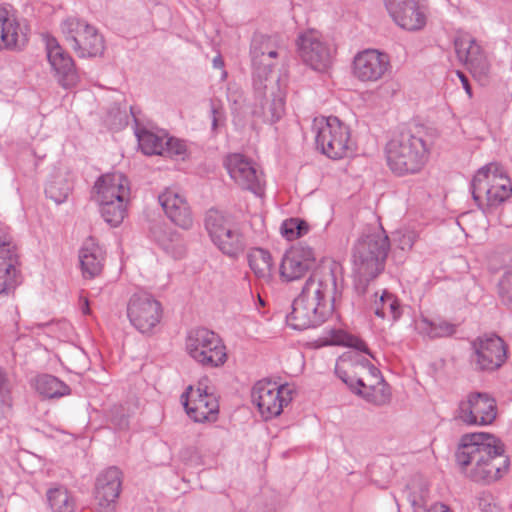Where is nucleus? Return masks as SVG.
Instances as JSON below:
<instances>
[{
  "instance_id": "20e7f679",
  "label": "nucleus",
  "mask_w": 512,
  "mask_h": 512,
  "mask_svg": "<svg viewBox=\"0 0 512 512\" xmlns=\"http://www.w3.org/2000/svg\"><path fill=\"white\" fill-rule=\"evenodd\" d=\"M430 155V146L424 138L410 130L402 131L391 138L385 146L389 169L398 176L419 173Z\"/></svg>"
},
{
  "instance_id": "f03ea898",
  "label": "nucleus",
  "mask_w": 512,
  "mask_h": 512,
  "mask_svg": "<svg viewBox=\"0 0 512 512\" xmlns=\"http://www.w3.org/2000/svg\"><path fill=\"white\" fill-rule=\"evenodd\" d=\"M461 473L476 483L491 484L509 470L503 443L488 433L465 434L455 454Z\"/></svg>"
},
{
  "instance_id": "6e6552de",
  "label": "nucleus",
  "mask_w": 512,
  "mask_h": 512,
  "mask_svg": "<svg viewBox=\"0 0 512 512\" xmlns=\"http://www.w3.org/2000/svg\"><path fill=\"white\" fill-rule=\"evenodd\" d=\"M316 145L331 159H341L350 150V133L337 117L316 118L314 120Z\"/></svg>"
},
{
  "instance_id": "7c9ffc66",
  "label": "nucleus",
  "mask_w": 512,
  "mask_h": 512,
  "mask_svg": "<svg viewBox=\"0 0 512 512\" xmlns=\"http://www.w3.org/2000/svg\"><path fill=\"white\" fill-rule=\"evenodd\" d=\"M47 501L52 512H75L76 499L63 485L51 487L46 492Z\"/></svg>"
},
{
  "instance_id": "423d86ee",
  "label": "nucleus",
  "mask_w": 512,
  "mask_h": 512,
  "mask_svg": "<svg viewBox=\"0 0 512 512\" xmlns=\"http://www.w3.org/2000/svg\"><path fill=\"white\" fill-rule=\"evenodd\" d=\"M472 196L479 207H497L512 195V183L504 167L491 162L480 168L471 183Z\"/></svg>"
},
{
  "instance_id": "b1692460",
  "label": "nucleus",
  "mask_w": 512,
  "mask_h": 512,
  "mask_svg": "<svg viewBox=\"0 0 512 512\" xmlns=\"http://www.w3.org/2000/svg\"><path fill=\"white\" fill-rule=\"evenodd\" d=\"M122 486V473L117 467L102 471L96 479L95 499L100 512L114 510Z\"/></svg>"
},
{
  "instance_id": "9d476101",
  "label": "nucleus",
  "mask_w": 512,
  "mask_h": 512,
  "mask_svg": "<svg viewBox=\"0 0 512 512\" xmlns=\"http://www.w3.org/2000/svg\"><path fill=\"white\" fill-rule=\"evenodd\" d=\"M66 42L79 57H95L104 51V39L87 22L68 18L61 25Z\"/></svg>"
},
{
  "instance_id": "58836bf2",
  "label": "nucleus",
  "mask_w": 512,
  "mask_h": 512,
  "mask_svg": "<svg viewBox=\"0 0 512 512\" xmlns=\"http://www.w3.org/2000/svg\"><path fill=\"white\" fill-rule=\"evenodd\" d=\"M15 260L19 264V256L17 246L13 241L8 227H0V261L10 262Z\"/></svg>"
},
{
  "instance_id": "49530a36",
  "label": "nucleus",
  "mask_w": 512,
  "mask_h": 512,
  "mask_svg": "<svg viewBox=\"0 0 512 512\" xmlns=\"http://www.w3.org/2000/svg\"><path fill=\"white\" fill-rule=\"evenodd\" d=\"M212 130L216 131L225 123V113L220 101L211 100Z\"/></svg>"
},
{
  "instance_id": "bb28decb",
  "label": "nucleus",
  "mask_w": 512,
  "mask_h": 512,
  "mask_svg": "<svg viewBox=\"0 0 512 512\" xmlns=\"http://www.w3.org/2000/svg\"><path fill=\"white\" fill-rule=\"evenodd\" d=\"M27 42L25 29L7 8L0 6V48L18 49Z\"/></svg>"
},
{
  "instance_id": "09e8293b",
  "label": "nucleus",
  "mask_w": 512,
  "mask_h": 512,
  "mask_svg": "<svg viewBox=\"0 0 512 512\" xmlns=\"http://www.w3.org/2000/svg\"><path fill=\"white\" fill-rule=\"evenodd\" d=\"M112 422L120 429L124 430L128 427V419L126 416L122 415L120 417L112 418Z\"/></svg>"
},
{
  "instance_id": "aec40b11",
  "label": "nucleus",
  "mask_w": 512,
  "mask_h": 512,
  "mask_svg": "<svg viewBox=\"0 0 512 512\" xmlns=\"http://www.w3.org/2000/svg\"><path fill=\"white\" fill-rule=\"evenodd\" d=\"M47 58L58 83L65 89L79 82V75L71 56L59 45L55 38L46 41Z\"/></svg>"
},
{
  "instance_id": "dca6fc26",
  "label": "nucleus",
  "mask_w": 512,
  "mask_h": 512,
  "mask_svg": "<svg viewBox=\"0 0 512 512\" xmlns=\"http://www.w3.org/2000/svg\"><path fill=\"white\" fill-rule=\"evenodd\" d=\"M496 414V402L487 393H470L458 408V418L468 425L491 424Z\"/></svg>"
},
{
  "instance_id": "37998d69",
  "label": "nucleus",
  "mask_w": 512,
  "mask_h": 512,
  "mask_svg": "<svg viewBox=\"0 0 512 512\" xmlns=\"http://www.w3.org/2000/svg\"><path fill=\"white\" fill-rule=\"evenodd\" d=\"M502 302L512 309V269L506 271L498 284Z\"/></svg>"
},
{
  "instance_id": "c85d7f7f",
  "label": "nucleus",
  "mask_w": 512,
  "mask_h": 512,
  "mask_svg": "<svg viewBox=\"0 0 512 512\" xmlns=\"http://www.w3.org/2000/svg\"><path fill=\"white\" fill-rule=\"evenodd\" d=\"M395 23L408 31H417L426 25L427 16L425 8L419 5L416 0L413 4H408L405 8L398 10V13L390 15Z\"/></svg>"
},
{
  "instance_id": "1a4fd4ad",
  "label": "nucleus",
  "mask_w": 512,
  "mask_h": 512,
  "mask_svg": "<svg viewBox=\"0 0 512 512\" xmlns=\"http://www.w3.org/2000/svg\"><path fill=\"white\" fill-rule=\"evenodd\" d=\"M205 227L213 243L226 255L236 256L245 248V238L233 220L222 212L210 209Z\"/></svg>"
},
{
  "instance_id": "2f4dec72",
  "label": "nucleus",
  "mask_w": 512,
  "mask_h": 512,
  "mask_svg": "<svg viewBox=\"0 0 512 512\" xmlns=\"http://www.w3.org/2000/svg\"><path fill=\"white\" fill-rule=\"evenodd\" d=\"M248 262L255 276L266 283L272 279L273 263L270 253L261 248H255L248 254Z\"/></svg>"
},
{
  "instance_id": "de8ad7c7",
  "label": "nucleus",
  "mask_w": 512,
  "mask_h": 512,
  "mask_svg": "<svg viewBox=\"0 0 512 512\" xmlns=\"http://www.w3.org/2000/svg\"><path fill=\"white\" fill-rule=\"evenodd\" d=\"M10 402L8 382L4 374L0 372V403L6 405Z\"/></svg>"
},
{
  "instance_id": "72a5a7b5",
  "label": "nucleus",
  "mask_w": 512,
  "mask_h": 512,
  "mask_svg": "<svg viewBox=\"0 0 512 512\" xmlns=\"http://www.w3.org/2000/svg\"><path fill=\"white\" fill-rule=\"evenodd\" d=\"M15 260L0 261V297L7 296L15 290L21 282V275Z\"/></svg>"
},
{
  "instance_id": "2eb2a0df",
  "label": "nucleus",
  "mask_w": 512,
  "mask_h": 512,
  "mask_svg": "<svg viewBox=\"0 0 512 512\" xmlns=\"http://www.w3.org/2000/svg\"><path fill=\"white\" fill-rule=\"evenodd\" d=\"M454 46L458 59L465 64L478 82L485 84L490 72V63L481 46L466 34L456 37Z\"/></svg>"
},
{
  "instance_id": "79ce46f5",
  "label": "nucleus",
  "mask_w": 512,
  "mask_h": 512,
  "mask_svg": "<svg viewBox=\"0 0 512 512\" xmlns=\"http://www.w3.org/2000/svg\"><path fill=\"white\" fill-rule=\"evenodd\" d=\"M309 231V225L306 221L299 218H290L283 222L281 232L283 236L291 241L297 239Z\"/></svg>"
},
{
  "instance_id": "9b49d317",
  "label": "nucleus",
  "mask_w": 512,
  "mask_h": 512,
  "mask_svg": "<svg viewBox=\"0 0 512 512\" xmlns=\"http://www.w3.org/2000/svg\"><path fill=\"white\" fill-rule=\"evenodd\" d=\"M470 363L476 371L493 372L507 360V345L496 334L478 336L471 342Z\"/></svg>"
},
{
  "instance_id": "a878e982",
  "label": "nucleus",
  "mask_w": 512,
  "mask_h": 512,
  "mask_svg": "<svg viewBox=\"0 0 512 512\" xmlns=\"http://www.w3.org/2000/svg\"><path fill=\"white\" fill-rule=\"evenodd\" d=\"M158 198L165 214L175 225L183 229L192 227V211L182 194L169 188L161 193Z\"/></svg>"
},
{
  "instance_id": "4468645a",
  "label": "nucleus",
  "mask_w": 512,
  "mask_h": 512,
  "mask_svg": "<svg viewBox=\"0 0 512 512\" xmlns=\"http://www.w3.org/2000/svg\"><path fill=\"white\" fill-rule=\"evenodd\" d=\"M298 53L307 66L317 72H326L333 59L332 47L320 32L311 29L300 34L297 40Z\"/></svg>"
},
{
  "instance_id": "412c9836",
  "label": "nucleus",
  "mask_w": 512,
  "mask_h": 512,
  "mask_svg": "<svg viewBox=\"0 0 512 512\" xmlns=\"http://www.w3.org/2000/svg\"><path fill=\"white\" fill-rule=\"evenodd\" d=\"M254 87L265 100L262 103L264 117L270 122L278 121L285 112V93L279 86V77L265 76L262 78V84L258 79H254Z\"/></svg>"
},
{
  "instance_id": "7ed1b4c3",
  "label": "nucleus",
  "mask_w": 512,
  "mask_h": 512,
  "mask_svg": "<svg viewBox=\"0 0 512 512\" xmlns=\"http://www.w3.org/2000/svg\"><path fill=\"white\" fill-rule=\"evenodd\" d=\"M389 250V237L382 227L357 240L353 249V267L357 276L355 289L358 293L363 294L367 283L384 270Z\"/></svg>"
},
{
  "instance_id": "f704fd0d",
  "label": "nucleus",
  "mask_w": 512,
  "mask_h": 512,
  "mask_svg": "<svg viewBox=\"0 0 512 512\" xmlns=\"http://www.w3.org/2000/svg\"><path fill=\"white\" fill-rule=\"evenodd\" d=\"M373 310L375 315L382 319L390 316L395 321L401 316L398 299L387 291H384L380 298L374 302Z\"/></svg>"
},
{
  "instance_id": "864d4df0",
  "label": "nucleus",
  "mask_w": 512,
  "mask_h": 512,
  "mask_svg": "<svg viewBox=\"0 0 512 512\" xmlns=\"http://www.w3.org/2000/svg\"><path fill=\"white\" fill-rule=\"evenodd\" d=\"M10 406V402L6 405H2V403H0V420L5 416V411L8 410Z\"/></svg>"
},
{
  "instance_id": "603ef678",
  "label": "nucleus",
  "mask_w": 512,
  "mask_h": 512,
  "mask_svg": "<svg viewBox=\"0 0 512 512\" xmlns=\"http://www.w3.org/2000/svg\"><path fill=\"white\" fill-rule=\"evenodd\" d=\"M213 66L218 69H222L224 67V61L221 56H216L213 59Z\"/></svg>"
},
{
  "instance_id": "0eeeda50",
  "label": "nucleus",
  "mask_w": 512,
  "mask_h": 512,
  "mask_svg": "<svg viewBox=\"0 0 512 512\" xmlns=\"http://www.w3.org/2000/svg\"><path fill=\"white\" fill-rule=\"evenodd\" d=\"M185 346L189 356L202 366L219 367L227 361L226 347L222 339L207 328L189 331Z\"/></svg>"
},
{
  "instance_id": "473e14b6",
  "label": "nucleus",
  "mask_w": 512,
  "mask_h": 512,
  "mask_svg": "<svg viewBox=\"0 0 512 512\" xmlns=\"http://www.w3.org/2000/svg\"><path fill=\"white\" fill-rule=\"evenodd\" d=\"M37 392L46 398H59L70 393L69 387L58 378L44 374L35 380Z\"/></svg>"
},
{
  "instance_id": "f257e3e1",
  "label": "nucleus",
  "mask_w": 512,
  "mask_h": 512,
  "mask_svg": "<svg viewBox=\"0 0 512 512\" xmlns=\"http://www.w3.org/2000/svg\"><path fill=\"white\" fill-rule=\"evenodd\" d=\"M342 267L332 260L322 261L306 280L300 295L292 303L287 324L304 330L322 324L331 315L342 292Z\"/></svg>"
},
{
  "instance_id": "a211bd4d",
  "label": "nucleus",
  "mask_w": 512,
  "mask_h": 512,
  "mask_svg": "<svg viewBox=\"0 0 512 512\" xmlns=\"http://www.w3.org/2000/svg\"><path fill=\"white\" fill-rule=\"evenodd\" d=\"M316 264L314 250L303 243L291 247L283 256L280 276L287 282L301 279Z\"/></svg>"
},
{
  "instance_id": "393cba45",
  "label": "nucleus",
  "mask_w": 512,
  "mask_h": 512,
  "mask_svg": "<svg viewBox=\"0 0 512 512\" xmlns=\"http://www.w3.org/2000/svg\"><path fill=\"white\" fill-rule=\"evenodd\" d=\"M94 191V198L97 202L129 201V182L120 172L102 175L96 181Z\"/></svg>"
},
{
  "instance_id": "ddd939ff",
  "label": "nucleus",
  "mask_w": 512,
  "mask_h": 512,
  "mask_svg": "<svg viewBox=\"0 0 512 512\" xmlns=\"http://www.w3.org/2000/svg\"><path fill=\"white\" fill-rule=\"evenodd\" d=\"M251 397L261 415L267 420L281 414L284 406L292 400V389L289 385L261 380L254 385Z\"/></svg>"
},
{
  "instance_id": "5701e85b",
  "label": "nucleus",
  "mask_w": 512,
  "mask_h": 512,
  "mask_svg": "<svg viewBox=\"0 0 512 512\" xmlns=\"http://www.w3.org/2000/svg\"><path fill=\"white\" fill-rule=\"evenodd\" d=\"M187 414L195 422H204L215 418L218 413V401L213 394L198 387L196 390L189 386L181 396Z\"/></svg>"
},
{
  "instance_id": "8fccbe9b",
  "label": "nucleus",
  "mask_w": 512,
  "mask_h": 512,
  "mask_svg": "<svg viewBox=\"0 0 512 512\" xmlns=\"http://www.w3.org/2000/svg\"><path fill=\"white\" fill-rule=\"evenodd\" d=\"M415 241V235L413 233H407L403 235L402 239V249H405V247L411 248Z\"/></svg>"
},
{
  "instance_id": "e433bc0d",
  "label": "nucleus",
  "mask_w": 512,
  "mask_h": 512,
  "mask_svg": "<svg viewBox=\"0 0 512 512\" xmlns=\"http://www.w3.org/2000/svg\"><path fill=\"white\" fill-rule=\"evenodd\" d=\"M166 135H158L151 131H142L138 134L139 146L146 155H162Z\"/></svg>"
},
{
  "instance_id": "3c124183",
  "label": "nucleus",
  "mask_w": 512,
  "mask_h": 512,
  "mask_svg": "<svg viewBox=\"0 0 512 512\" xmlns=\"http://www.w3.org/2000/svg\"><path fill=\"white\" fill-rule=\"evenodd\" d=\"M457 75L459 76L465 91L467 92V94L469 96H471V87H470V84H469V81H468L467 77L462 72H460V71H457Z\"/></svg>"
},
{
  "instance_id": "4c0bfd02",
  "label": "nucleus",
  "mask_w": 512,
  "mask_h": 512,
  "mask_svg": "<svg viewBox=\"0 0 512 512\" xmlns=\"http://www.w3.org/2000/svg\"><path fill=\"white\" fill-rule=\"evenodd\" d=\"M357 395L377 406L388 404L391 400V390L384 379L369 390H357Z\"/></svg>"
},
{
  "instance_id": "a18cd8bd",
  "label": "nucleus",
  "mask_w": 512,
  "mask_h": 512,
  "mask_svg": "<svg viewBox=\"0 0 512 512\" xmlns=\"http://www.w3.org/2000/svg\"><path fill=\"white\" fill-rule=\"evenodd\" d=\"M186 151L185 144L174 138H170L166 135L165 142H164V151L162 156H176L181 155Z\"/></svg>"
},
{
  "instance_id": "a19ab883",
  "label": "nucleus",
  "mask_w": 512,
  "mask_h": 512,
  "mask_svg": "<svg viewBox=\"0 0 512 512\" xmlns=\"http://www.w3.org/2000/svg\"><path fill=\"white\" fill-rule=\"evenodd\" d=\"M71 191L69 182L64 178H58L51 181L45 188L46 196L55 203H63Z\"/></svg>"
},
{
  "instance_id": "f8f14e48",
  "label": "nucleus",
  "mask_w": 512,
  "mask_h": 512,
  "mask_svg": "<svg viewBox=\"0 0 512 512\" xmlns=\"http://www.w3.org/2000/svg\"><path fill=\"white\" fill-rule=\"evenodd\" d=\"M127 316L131 325L140 333L151 334L162 319L163 308L152 295L136 293L128 301Z\"/></svg>"
},
{
  "instance_id": "cd10ccee",
  "label": "nucleus",
  "mask_w": 512,
  "mask_h": 512,
  "mask_svg": "<svg viewBox=\"0 0 512 512\" xmlns=\"http://www.w3.org/2000/svg\"><path fill=\"white\" fill-rule=\"evenodd\" d=\"M104 251L94 237H88L79 251V260L83 276L94 278L103 269Z\"/></svg>"
},
{
  "instance_id": "5fc2aeb1",
  "label": "nucleus",
  "mask_w": 512,
  "mask_h": 512,
  "mask_svg": "<svg viewBox=\"0 0 512 512\" xmlns=\"http://www.w3.org/2000/svg\"><path fill=\"white\" fill-rule=\"evenodd\" d=\"M82 310H83V313H85V314L89 313V306H88L87 300L85 301V306L82 308Z\"/></svg>"
},
{
  "instance_id": "6e6d98bb",
  "label": "nucleus",
  "mask_w": 512,
  "mask_h": 512,
  "mask_svg": "<svg viewBox=\"0 0 512 512\" xmlns=\"http://www.w3.org/2000/svg\"><path fill=\"white\" fill-rule=\"evenodd\" d=\"M226 76H227L226 71H223V73H222V77H223V78H225Z\"/></svg>"
},
{
  "instance_id": "f3484780",
  "label": "nucleus",
  "mask_w": 512,
  "mask_h": 512,
  "mask_svg": "<svg viewBox=\"0 0 512 512\" xmlns=\"http://www.w3.org/2000/svg\"><path fill=\"white\" fill-rule=\"evenodd\" d=\"M224 166L231 179L242 189L257 195L262 194V173L246 156L239 153L230 154L225 158Z\"/></svg>"
},
{
  "instance_id": "6ab92c4d",
  "label": "nucleus",
  "mask_w": 512,
  "mask_h": 512,
  "mask_svg": "<svg viewBox=\"0 0 512 512\" xmlns=\"http://www.w3.org/2000/svg\"><path fill=\"white\" fill-rule=\"evenodd\" d=\"M285 52V48L280 46L276 39L265 35L255 36L251 45L252 62L255 70L254 79H258L262 84V78L274 75L271 70L273 66L271 60Z\"/></svg>"
},
{
  "instance_id": "4be33fe9",
  "label": "nucleus",
  "mask_w": 512,
  "mask_h": 512,
  "mask_svg": "<svg viewBox=\"0 0 512 512\" xmlns=\"http://www.w3.org/2000/svg\"><path fill=\"white\" fill-rule=\"evenodd\" d=\"M389 67L388 55L375 49L359 52L353 60V74L362 82H374L381 79Z\"/></svg>"
},
{
  "instance_id": "c03bdc74",
  "label": "nucleus",
  "mask_w": 512,
  "mask_h": 512,
  "mask_svg": "<svg viewBox=\"0 0 512 512\" xmlns=\"http://www.w3.org/2000/svg\"><path fill=\"white\" fill-rule=\"evenodd\" d=\"M413 512H452L450 508L443 503L429 504L428 500L424 497L420 499H413L411 501Z\"/></svg>"
},
{
  "instance_id": "c9c22d12",
  "label": "nucleus",
  "mask_w": 512,
  "mask_h": 512,
  "mask_svg": "<svg viewBox=\"0 0 512 512\" xmlns=\"http://www.w3.org/2000/svg\"><path fill=\"white\" fill-rule=\"evenodd\" d=\"M128 201L98 202L104 220L113 227L119 226L127 213Z\"/></svg>"
},
{
  "instance_id": "39448f33",
  "label": "nucleus",
  "mask_w": 512,
  "mask_h": 512,
  "mask_svg": "<svg viewBox=\"0 0 512 512\" xmlns=\"http://www.w3.org/2000/svg\"><path fill=\"white\" fill-rule=\"evenodd\" d=\"M321 340L324 345H344L355 349L341 355L335 365L336 375L351 390H354L359 375H362V371L369 361L361 352L372 356L366 343L341 329H330Z\"/></svg>"
},
{
  "instance_id": "c756f323",
  "label": "nucleus",
  "mask_w": 512,
  "mask_h": 512,
  "mask_svg": "<svg viewBox=\"0 0 512 512\" xmlns=\"http://www.w3.org/2000/svg\"><path fill=\"white\" fill-rule=\"evenodd\" d=\"M415 330L423 337L436 339L454 335L456 332V325L444 320L432 321L427 317H421L415 321Z\"/></svg>"
},
{
  "instance_id": "ea45409f",
  "label": "nucleus",
  "mask_w": 512,
  "mask_h": 512,
  "mask_svg": "<svg viewBox=\"0 0 512 512\" xmlns=\"http://www.w3.org/2000/svg\"><path fill=\"white\" fill-rule=\"evenodd\" d=\"M382 379L383 377L379 369L368 361V365L362 371V375H359L357 384L352 391L357 394V390H369L379 384Z\"/></svg>"
}]
</instances>
